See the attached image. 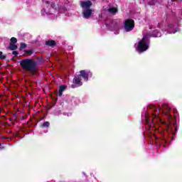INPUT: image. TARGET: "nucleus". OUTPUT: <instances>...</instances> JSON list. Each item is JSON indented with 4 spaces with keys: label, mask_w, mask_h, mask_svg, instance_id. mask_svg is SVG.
<instances>
[{
    "label": "nucleus",
    "mask_w": 182,
    "mask_h": 182,
    "mask_svg": "<svg viewBox=\"0 0 182 182\" xmlns=\"http://www.w3.org/2000/svg\"><path fill=\"white\" fill-rule=\"evenodd\" d=\"M20 66L29 76H36L39 73V67L36 61L32 58H26L20 61Z\"/></svg>",
    "instance_id": "obj_1"
},
{
    "label": "nucleus",
    "mask_w": 182,
    "mask_h": 182,
    "mask_svg": "<svg viewBox=\"0 0 182 182\" xmlns=\"http://www.w3.org/2000/svg\"><path fill=\"white\" fill-rule=\"evenodd\" d=\"M156 37V36L150 33L143 34L142 38L138 42L137 51L139 53H143V52L148 50L150 45V38Z\"/></svg>",
    "instance_id": "obj_2"
},
{
    "label": "nucleus",
    "mask_w": 182,
    "mask_h": 182,
    "mask_svg": "<svg viewBox=\"0 0 182 182\" xmlns=\"http://www.w3.org/2000/svg\"><path fill=\"white\" fill-rule=\"evenodd\" d=\"M170 112H171V108L167 105H164L162 108V113L164 116H165L168 122V123L164 122V124H166V132L170 130V127H171V121L173 120V116H171V114H170Z\"/></svg>",
    "instance_id": "obj_3"
},
{
    "label": "nucleus",
    "mask_w": 182,
    "mask_h": 182,
    "mask_svg": "<svg viewBox=\"0 0 182 182\" xmlns=\"http://www.w3.org/2000/svg\"><path fill=\"white\" fill-rule=\"evenodd\" d=\"M134 20L132 18H127L124 22V28L126 32H131L134 29Z\"/></svg>",
    "instance_id": "obj_4"
},
{
    "label": "nucleus",
    "mask_w": 182,
    "mask_h": 182,
    "mask_svg": "<svg viewBox=\"0 0 182 182\" xmlns=\"http://www.w3.org/2000/svg\"><path fill=\"white\" fill-rule=\"evenodd\" d=\"M92 74L90 71H87L86 70H82L80 71V77L84 79L85 82H87L89 80V76L92 77Z\"/></svg>",
    "instance_id": "obj_5"
},
{
    "label": "nucleus",
    "mask_w": 182,
    "mask_h": 182,
    "mask_svg": "<svg viewBox=\"0 0 182 182\" xmlns=\"http://www.w3.org/2000/svg\"><path fill=\"white\" fill-rule=\"evenodd\" d=\"M149 107H151V111L154 112L152 114L154 119H157V117H159V114H160V109L156 107L154 105H150Z\"/></svg>",
    "instance_id": "obj_6"
},
{
    "label": "nucleus",
    "mask_w": 182,
    "mask_h": 182,
    "mask_svg": "<svg viewBox=\"0 0 182 182\" xmlns=\"http://www.w3.org/2000/svg\"><path fill=\"white\" fill-rule=\"evenodd\" d=\"M73 82L75 85H77V86H82L83 84L82 83V78L80 77V75L75 76Z\"/></svg>",
    "instance_id": "obj_7"
},
{
    "label": "nucleus",
    "mask_w": 182,
    "mask_h": 182,
    "mask_svg": "<svg viewBox=\"0 0 182 182\" xmlns=\"http://www.w3.org/2000/svg\"><path fill=\"white\" fill-rule=\"evenodd\" d=\"M92 1H82L80 6L83 8V9H90V6H92Z\"/></svg>",
    "instance_id": "obj_8"
},
{
    "label": "nucleus",
    "mask_w": 182,
    "mask_h": 182,
    "mask_svg": "<svg viewBox=\"0 0 182 182\" xmlns=\"http://www.w3.org/2000/svg\"><path fill=\"white\" fill-rule=\"evenodd\" d=\"M145 120H146V130H148V132H149V133H151L150 130L151 129V127H153L154 124L150 123V118H149V117H146Z\"/></svg>",
    "instance_id": "obj_9"
},
{
    "label": "nucleus",
    "mask_w": 182,
    "mask_h": 182,
    "mask_svg": "<svg viewBox=\"0 0 182 182\" xmlns=\"http://www.w3.org/2000/svg\"><path fill=\"white\" fill-rule=\"evenodd\" d=\"M91 16H92V9H87L83 11V18H85V19L90 18Z\"/></svg>",
    "instance_id": "obj_10"
},
{
    "label": "nucleus",
    "mask_w": 182,
    "mask_h": 182,
    "mask_svg": "<svg viewBox=\"0 0 182 182\" xmlns=\"http://www.w3.org/2000/svg\"><path fill=\"white\" fill-rule=\"evenodd\" d=\"M45 45L46 46H50V48H54V46H56V41H55V40H48V41H46Z\"/></svg>",
    "instance_id": "obj_11"
},
{
    "label": "nucleus",
    "mask_w": 182,
    "mask_h": 182,
    "mask_svg": "<svg viewBox=\"0 0 182 182\" xmlns=\"http://www.w3.org/2000/svg\"><path fill=\"white\" fill-rule=\"evenodd\" d=\"M43 2H44V4L47 5V8H52L53 9H55V8H56V5L55 4V3L45 0H43Z\"/></svg>",
    "instance_id": "obj_12"
},
{
    "label": "nucleus",
    "mask_w": 182,
    "mask_h": 182,
    "mask_svg": "<svg viewBox=\"0 0 182 182\" xmlns=\"http://www.w3.org/2000/svg\"><path fill=\"white\" fill-rule=\"evenodd\" d=\"M7 49H9L10 50H16V49H18V46H16V44L10 43L9 46L7 48Z\"/></svg>",
    "instance_id": "obj_13"
},
{
    "label": "nucleus",
    "mask_w": 182,
    "mask_h": 182,
    "mask_svg": "<svg viewBox=\"0 0 182 182\" xmlns=\"http://www.w3.org/2000/svg\"><path fill=\"white\" fill-rule=\"evenodd\" d=\"M108 12H109V14H113L114 15L117 12V9H116L114 7L109 8L108 9Z\"/></svg>",
    "instance_id": "obj_14"
},
{
    "label": "nucleus",
    "mask_w": 182,
    "mask_h": 182,
    "mask_svg": "<svg viewBox=\"0 0 182 182\" xmlns=\"http://www.w3.org/2000/svg\"><path fill=\"white\" fill-rule=\"evenodd\" d=\"M66 89H68V86L67 85H60L59 90L60 92H63L64 90H66Z\"/></svg>",
    "instance_id": "obj_15"
},
{
    "label": "nucleus",
    "mask_w": 182,
    "mask_h": 182,
    "mask_svg": "<svg viewBox=\"0 0 182 182\" xmlns=\"http://www.w3.org/2000/svg\"><path fill=\"white\" fill-rule=\"evenodd\" d=\"M50 126V123H49V122H44L42 124H41V127H49Z\"/></svg>",
    "instance_id": "obj_16"
},
{
    "label": "nucleus",
    "mask_w": 182,
    "mask_h": 182,
    "mask_svg": "<svg viewBox=\"0 0 182 182\" xmlns=\"http://www.w3.org/2000/svg\"><path fill=\"white\" fill-rule=\"evenodd\" d=\"M5 59H6V55H4V53H2V51H0V60H5Z\"/></svg>",
    "instance_id": "obj_17"
},
{
    "label": "nucleus",
    "mask_w": 182,
    "mask_h": 182,
    "mask_svg": "<svg viewBox=\"0 0 182 182\" xmlns=\"http://www.w3.org/2000/svg\"><path fill=\"white\" fill-rule=\"evenodd\" d=\"M10 43H13V44H15L18 42V39H16V38L15 37H12L11 39H10Z\"/></svg>",
    "instance_id": "obj_18"
},
{
    "label": "nucleus",
    "mask_w": 182,
    "mask_h": 182,
    "mask_svg": "<svg viewBox=\"0 0 182 182\" xmlns=\"http://www.w3.org/2000/svg\"><path fill=\"white\" fill-rule=\"evenodd\" d=\"M28 46V45L25 43H21L20 44V50H22V49H25V48H26Z\"/></svg>",
    "instance_id": "obj_19"
},
{
    "label": "nucleus",
    "mask_w": 182,
    "mask_h": 182,
    "mask_svg": "<svg viewBox=\"0 0 182 182\" xmlns=\"http://www.w3.org/2000/svg\"><path fill=\"white\" fill-rule=\"evenodd\" d=\"M24 53H27V55H29V56H31L32 55V53H33V50H25Z\"/></svg>",
    "instance_id": "obj_20"
},
{
    "label": "nucleus",
    "mask_w": 182,
    "mask_h": 182,
    "mask_svg": "<svg viewBox=\"0 0 182 182\" xmlns=\"http://www.w3.org/2000/svg\"><path fill=\"white\" fill-rule=\"evenodd\" d=\"M112 23L115 24V28H119V23L117 21H114Z\"/></svg>",
    "instance_id": "obj_21"
},
{
    "label": "nucleus",
    "mask_w": 182,
    "mask_h": 182,
    "mask_svg": "<svg viewBox=\"0 0 182 182\" xmlns=\"http://www.w3.org/2000/svg\"><path fill=\"white\" fill-rule=\"evenodd\" d=\"M62 95H63V92L58 90V96L60 97L62 96Z\"/></svg>",
    "instance_id": "obj_22"
},
{
    "label": "nucleus",
    "mask_w": 182,
    "mask_h": 182,
    "mask_svg": "<svg viewBox=\"0 0 182 182\" xmlns=\"http://www.w3.org/2000/svg\"><path fill=\"white\" fill-rule=\"evenodd\" d=\"M12 54L15 55V56H17L18 55V51H13Z\"/></svg>",
    "instance_id": "obj_23"
},
{
    "label": "nucleus",
    "mask_w": 182,
    "mask_h": 182,
    "mask_svg": "<svg viewBox=\"0 0 182 182\" xmlns=\"http://www.w3.org/2000/svg\"><path fill=\"white\" fill-rule=\"evenodd\" d=\"M71 87H72V89H75V87H76V86L75 85H72Z\"/></svg>",
    "instance_id": "obj_24"
},
{
    "label": "nucleus",
    "mask_w": 182,
    "mask_h": 182,
    "mask_svg": "<svg viewBox=\"0 0 182 182\" xmlns=\"http://www.w3.org/2000/svg\"><path fill=\"white\" fill-rule=\"evenodd\" d=\"M13 119H16V115H13Z\"/></svg>",
    "instance_id": "obj_25"
},
{
    "label": "nucleus",
    "mask_w": 182,
    "mask_h": 182,
    "mask_svg": "<svg viewBox=\"0 0 182 182\" xmlns=\"http://www.w3.org/2000/svg\"><path fill=\"white\" fill-rule=\"evenodd\" d=\"M173 127H176V122H173Z\"/></svg>",
    "instance_id": "obj_26"
},
{
    "label": "nucleus",
    "mask_w": 182,
    "mask_h": 182,
    "mask_svg": "<svg viewBox=\"0 0 182 182\" xmlns=\"http://www.w3.org/2000/svg\"><path fill=\"white\" fill-rule=\"evenodd\" d=\"M149 29H153V27H150Z\"/></svg>",
    "instance_id": "obj_27"
},
{
    "label": "nucleus",
    "mask_w": 182,
    "mask_h": 182,
    "mask_svg": "<svg viewBox=\"0 0 182 182\" xmlns=\"http://www.w3.org/2000/svg\"><path fill=\"white\" fill-rule=\"evenodd\" d=\"M164 141H166V139H164Z\"/></svg>",
    "instance_id": "obj_28"
}]
</instances>
